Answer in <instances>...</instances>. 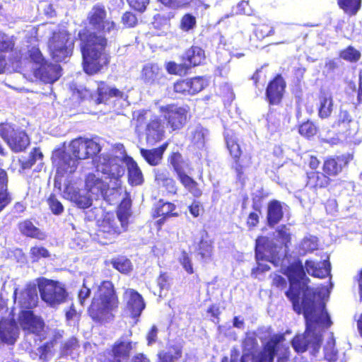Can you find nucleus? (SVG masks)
I'll return each mask as SVG.
<instances>
[{
  "mask_svg": "<svg viewBox=\"0 0 362 362\" xmlns=\"http://www.w3.org/2000/svg\"><path fill=\"white\" fill-rule=\"evenodd\" d=\"M285 274L290 281V289L286 292V296L292 302L296 313L303 312L306 321L305 334L296 336L292 341V346L297 352H304L309 346L317 351L321 342L322 332L332 325L323 302L329 297V291L325 286L315 290L308 286L310 279L305 276L300 262L293 263Z\"/></svg>",
  "mask_w": 362,
  "mask_h": 362,
  "instance_id": "nucleus-1",
  "label": "nucleus"
},
{
  "mask_svg": "<svg viewBox=\"0 0 362 362\" xmlns=\"http://www.w3.org/2000/svg\"><path fill=\"white\" fill-rule=\"evenodd\" d=\"M87 24L95 31L85 26L77 34L78 47L82 56L83 71L90 76L100 72L110 62L107 50L108 39L104 35L117 30L116 23L108 17L105 6L93 5L86 16Z\"/></svg>",
  "mask_w": 362,
  "mask_h": 362,
  "instance_id": "nucleus-2",
  "label": "nucleus"
},
{
  "mask_svg": "<svg viewBox=\"0 0 362 362\" xmlns=\"http://www.w3.org/2000/svg\"><path fill=\"white\" fill-rule=\"evenodd\" d=\"M119 305V300L113 283L104 280L92 298L87 313L93 322L102 325L114 319Z\"/></svg>",
  "mask_w": 362,
  "mask_h": 362,
  "instance_id": "nucleus-3",
  "label": "nucleus"
},
{
  "mask_svg": "<svg viewBox=\"0 0 362 362\" xmlns=\"http://www.w3.org/2000/svg\"><path fill=\"white\" fill-rule=\"evenodd\" d=\"M74 49V42L68 30L58 29L52 32L47 40V50L54 62H62L70 57Z\"/></svg>",
  "mask_w": 362,
  "mask_h": 362,
  "instance_id": "nucleus-4",
  "label": "nucleus"
},
{
  "mask_svg": "<svg viewBox=\"0 0 362 362\" xmlns=\"http://www.w3.org/2000/svg\"><path fill=\"white\" fill-rule=\"evenodd\" d=\"M37 288L42 300L50 307L65 303L68 298L66 289L58 281L40 277L37 279Z\"/></svg>",
  "mask_w": 362,
  "mask_h": 362,
  "instance_id": "nucleus-5",
  "label": "nucleus"
},
{
  "mask_svg": "<svg viewBox=\"0 0 362 362\" xmlns=\"http://www.w3.org/2000/svg\"><path fill=\"white\" fill-rule=\"evenodd\" d=\"M278 248V247L274 246L266 237H260L257 239L256 259L258 266L252 269V275L257 276L259 272H264L269 269V267L267 264L260 262V261L264 259L272 262L275 266H279L281 264V255H279Z\"/></svg>",
  "mask_w": 362,
  "mask_h": 362,
  "instance_id": "nucleus-6",
  "label": "nucleus"
},
{
  "mask_svg": "<svg viewBox=\"0 0 362 362\" xmlns=\"http://www.w3.org/2000/svg\"><path fill=\"white\" fill-rule=\"evenodd\" d=\"M112 213H105L98 221L95 239L101 245H106L115 242L123 229Z\"/></svg>",
  "mask_w": 362,
  "mask_h": 362,
  "instance_id": "nucleus-7",
  "label": "nucleus"
},
{
  "mask_svg": "<svg viewBox=\"0 0 362 362\" xmlns=\"http://www.w3.org/2000/svg\"><path fill=\"white\" fill-rule=\"evenodd\" d=\"M0 136L15 153L24 151L30 145L26 132L8 122L0 123Z\"/></svg>",
  "mask_w": 362,
  "mask_h": 362,
  "instance_id": "nucleus-8",
  "label": "nucleus"
},
{
  "mask_svg": "<svg viewBox=\"0 0 362 362\" xmlns=\"http://www.w3.org/2000/svg\"><path fill=\"white\" fill-rule=\"evenodd\" d=\"M123 159L111 153H102L94 160L98 172L106 175L110 180H118L124 173L122 165Z\"/></svg>",
  "mask_w": 362,
  "mask_h": 362,
  "instance_id": "nucleus-9",
  "label": "nucleus"
},
{
  "mask_svg": "<svg viewBox=\"0 0 362 362\" xmlns=\"http://www.w3.org/2000/svg\"><path fill=\"white\" fill-rule=\"evenodd\" d=\"M146 114L147 112L145 110L139 111L136 115H134L131 123L138 134H140L146 127V141L153 144L158 139V121L153 119L148 123Z\"/></svg>",
  "mask_w": 362,
  "mask_h": 362,
  "instance_id": "nucleus-10",
  "label": "nucleus"
},
{
  "mask_svg": "<svg viewBox=\"0 0 362 362\" xmlns=\"http://www.w3.org/2000/svg\"><path fill=\"white\" fill-rule=\"evenodd\" d=\"M52 163L56 168L57 176L59 177L73 174L78 167L77 160L64 150L58 151L52 156Z\"/></svg>",
  "mask_w": 362,
  "mask_h": 362,
  "instance_id": "nucleus-11",
  "label": "nucleus"
},
{
  "mask_svg": "<svg viewBox=\"0 0 362 362\" xmlns=\"http://www.w3.org/2000/svg\"><path fill=\"white\" fill-rule=\"evenodd\" d=\"M133 349L131 341L117 340L107 351L108 357L101 362H127Z\"/></svg>",
  "mask_w": 362,
  "mask_h": 362,
  "instance_id": "nucleus-12",
  "label": "nucleus"
},
{
  "mask_svg": "<svg viewBox=\"0 0 362 362\" xmlns=\"http://www.w3.org/2000/svg\"><path fill=\"white\" fill-rule=\"evenodd\" d=\"M160 116L167 120L173 129L181 128L187 119V110L176 105H169L160 108Z\"/></svg>",
  "mask_w": 362,
  "mask_h": 362,
  "instance_id": "nucleus-13",
  "label": "nucleus"
},
{
  "mask_svg": "<svg viewBox=\"0 0 362 362\" xmlns=\"http://www.w3.org/2000/svg\"><path fill=\"white\" fill-rule=\"evenodd\" d=\"M18 320L22 329L28 334L39 335L45 327L43 320L35 315L33 311L30 310H21Z\"/></svg>",
  "mask_w": 362,
  "mask_h": 362,
  "instance_id": "nucleus-14",
  "label": "nucleus"
},
{
  "mask_svg": "<svg viewBox=\"0 0 362 362\" xmlns=\"http://www.w3.org/2000/svg\"><path fill=\"white\" fill-rule=\"evenodd\" d=\"M62 67L48 60H45L39 64L33 71L34 76L44 83H53L61 76Z\"/></svg>",
  "mask_w": 362,
  "mask_h": 362,
  "instance_id": "nucleus-15",
  "label": "nucleus"
},
{
  "mask_svg": "<svg viewBox=\"0 0 362 362\" xmlns=\"http://www.w3.org/2000/svg\"><path fill=\"white\" fill-rule=\"evenodd\" d=\"M97 88L95 90L97 97L95 99V104L100 105L106 103L110 99L115 98L117 100L123 99L124 93L116 87H110L105 81H96Z\"/></svg>",
  "mask_w": 362,
  "mask_h": 362,
  "instance_id": "nucleus-16",
  "label": "nucleus"
},
{
  "mask_svg": "<svg viewBox=\"0 0 362 362\" xmlns=\"http://www.w3.org/2000/svg\"><path fill=\"white\" fill-rule=\"evenodd\" d=\"M85 189L91 195L105 198L109 191V185L94 173H88L85 178Z\"/></svg>",
  "mask_w": 362,
  "mask_h": 362,
  "instance_id": "nucleus-17",
  "label": "nucleus"
},
{
  "mask_svg": "<svg viewBox=\"0 0 362 362\" xmlns=\"http://www.w3.org/2000/svg\"><path fill=\"white\" fill-rule=\"evenodd\" d=\"M14 300L18 298V302L21 308L32 309L35 307L37 303V294L34 285H28L18 293V289H15L13 293Z\"/></svg>",
  "mask_w": 362,
  "mask_h": 362,
  "instance_id": "nucleus-18",
  "label": "nucleus"
},
{
  "mask_svg": "<svg viewBox=\"0 0 362 362\" xmlns=\"http://www.w3.org/2000/svg\"><path fill=\"white\" fill-rule=\"evenodd\" d=\"M282 335L274 336L265 346L264 351L253 356L252 362H272L274 356L284 341Z\"/></svg>",
  "mask_w": 362,
  "mask_h": 362,
  "instance_id": "nucleus-19",
  "label": "nucleus"
},
{
  "mask_svg": "<svg viewBox=\"0 0 362 362\" xmlns=\"http://www.w3.org/2000/svg\"><path fill=\"white\" fill-rule=\"evenodd\" d=\"M124 295L127 298L126 305L127 312L133 318L139 317L145 308V303L141 295L132 288L127 289Z\"/></svg>",
  "mask_w": 362,
  "mask_h": 362,
  "instance_id": "nucleus-20",
  "label": "nucleus"
},
{
  "mask_svg": "<svg viewBox=\"0 0 362 362\" xmlns=\"http://www.w3.org/2000/svg\"><path fill=\"white\" fill-rule=\"evenodd\" d=\"M18 329L16 320L2 319L0 321V339L3 343L13 345L18 337Z\"/></svg>",
  "mask_w": 362,
  "mask_h": 362,
  "instance_id": "nucleus-21",
  "label": "nucleus"
},
{
  "mask_svg": "<svg viewBox=\"0 0 362 362\" xmlns=\"http://www.w3.org/2000/svg\"><path fill=\"white\" fill-rule=\"evenodd\" d=\"M18 229L25 237L44 240L47 238L45 233L42 231L33 223L30 218H26L18 223Z\"/></svg>",
  "mask_w": 362,
  "mask_h": 362,
  "instance_id": "nucleus-22",
  "label": "nucleus"
},
{
  "mask_svg": "<svg viewBox=\"0 0 362 362\" xmlns=\"http://www.w3.org/2000/svg\"><path fill=\"white\" fill-rule=\"evenodd\" d=\"M351 158L350 155H343L336 158H328L324 163L323 170L327 175H337L349 163Z\"/></svg>",
  "mask_w": 362,
  "mask_h": 362,
  "instance_id": "nucleus-23",
  "label": "nucleus"
},
{
  "mask_svg": "<svg viewBox=\"0 0 362 362\" xmlns=\"http://www.w3.org/2000/svg\"><path fill=\"white\" fill-rule=\"evenodd\" d=\"M285 82L282 77L277 76L272 81L267 90V95L271 104H278L283 95Z\"/></svg>",
  "mask_w": 362,
  "mask_h": 362,
  "instance_id": "nucleus-24",
  "label": "nucleus"
},
{
  "mask_svg": "<svg viewBox=\"0 0 362 362\" xmlns=\"http://www.w3.org/2000/svg\"><path fill=\"white\" fill-rule=\"evenodd\" d=\"M196 252L199 257L200 261L206 263L211 260L213 253L212 242L206 233L201 235L199 241L196 247Z\"/></svg>",
  "mask_w": 362,
  "mask_h": 362,
  "instance_id": "nucleus-25",
  "label": "nucleus"
},
{
  "mask_svg": "<svg viewBox=\"0 0 362 362\" xmlns=\"http://www.w3.org/2000/svg\"><path fill=\"white\" fill-rule=\"evenodd\" d=\"M44 156L39 147L33 148L28 157H22L18 159L20 173H25L26 171L30 170L32 167L36 163L37 161H42Z\"/></svg>",
  "mask_w": 362,
  "mask_h": 362,
  "instance_id": "nucleus-26",
  "label": "nucleus"
},
{
  "mask_svg": "<svg viewBox=\"0 0 362 362\" xmlns=\"http://www.w3.org/2000/svg\"><path fill=\"white\" fill-rule=\"evenodd\" d=\"M305 269L309 274L315 277L322 279L329 274L330 264L327 260L320 263H317L312 260H307L305 262Z\"/></svg>",
  "mask_w": 362,
  "mask_h": 362,
  "instance_id": "nucleus-27",
  "label": "nucleus"
},
{
  "mask_svg": "<svg viewBox=\"0 0 362 362\" xmlns=\"http://www.w3.org/2000/svg\"><path fill=\"white\" fill-rule=\"evenodd\" d=\"M125 162L128 171L129 183L132 186L141 185L144 182L143 175L136 162L130 156L125 157Z\"/></svg>",
  "mask_w": 362,
  "mask_h": 362,
  "instance_id": "nucleus-28",
  "label": "nucleus"
},
{
  "mask_svg": "<svg viewBox=\"0 0 362 362\" xmlns=\"http://www.w3.org/2000/svg\"><path fill=\"white\" fill-rule=\"evenodd\" d=\"M8 175L6 170L0 168V212L12 201L8 192Z\"/></svg>",
  "mask_w": 362,
  "mask_h": 362,
  "instance_id": "nucleus-29",
  "label": "nucleus"
},
{
  "mask_svg": "<svg viewBox=\"0 0 362 362\" xmlns=\"http://www.w3.org/2000/svg\"><path fill=\"white\" fill-rule=\"evenodd\" d=\"M334 108V101L332 93L322 91L319 96L318 115L322 119L329 117Z\"/></svg>",
  "mask_w": 362,
  "mask_h": 362,
  "instance_id": "nucleus-30",
  "label": "nucleus"
},
{
  "mask_svg": "<svg viewBox=\"0 0 362 362\" xmlns=\"http://www.w3.org/2000/svg\"><path fill=\"white\" fill-rule=\"evenodd\" d=\"M132 200L129 197L124 198L117 210V216L123 230L127 228L129 218L131 216Z\"/></svg>",
  "mask_w": 362,
  "mask_h": 362,
  "instance_id": "nucleus-31",
  "label": "nucleus"
},
{
  "mask_svg": "<svg viewBox=\"0 0 362 362\" xmlns=\"http://www.w3.org/2000/svg\"><path fill=\"white\" fill-rule=\"evenodd\" d=\"M132 200L129 197L124 198L117 210V216L123 230L127 228L129 218L131 216Z\"/></svg>",
  "mask_w": 362,
  "mask_h": 362,
  "instance_id": "nucleus-32",
  "label": "nucleus"
},
{
  "mask_svg": "<svg viewBox=\"0 0 362 362\" xmlns=\"http://www.w3.org/2000/svg\"><path fill=\"white\" fill-rule=\"evenodd\" d=\"M283 206L278 201H272L268 205L267 218L269 225L276 224L283 217Z\"/></svg>",
  "mask_w": 362,
  "mask_h": 362,
  "instance_id": "nucleus-33",
  "label": "nucleus"
},
{
  "mask_svg": "<svg viewBox=\"0 0 362 362\" xmlns=\"http://www.w3.org/2000/svg\"><path fill=\"white\" fill-rule=\"evenodd\" d=\"M112 267L121 274H128L133 270L131 260L126 256L119 255L110 260Z\"/></svg>",
  "mask_w": 362,
  "mask_h": 362,
  "instance_id": "nucleus-34",
  "label": "nucleus"
},
{
  "mask_svg": "<svg viewBox=\"0 0 362 362\" xmlns=\"http://www.w3.org/2000/svg\"><path fill=\"white\" fill-rule=\"evenodd\" d=\"M70 149L76 160L86 159L85 138L78 137L71 141Z\"/></svg>",
  "mask_w": 362,
  "mask_h": 362,
  "instance_id": "nucleus-35",
  "label": "nucleus"
},
{
  "mask_svg": "<svg viewBox=\"0 0 362 362\" xmlns=\"http://www.w3.org/2000/svg\"><path fill=\"white\" fill-rule=\"evenodd\" d=\"M55 344L56 340L52 339L40 346L37 349V355L38 356L39 359L45 362H48L50 357L53 355V349Z\"/></svg>",
  "mask_w": 362,
  "mask_h": 362,
  "instance_id": "nucleus-36",
  "label": "nucleus"
},
{
  "mask_svg": "<svg viewBox=\"0 0 362 362\" xmlns=\"http://www.w3.org/2000/svg\"><path fill=\"white\" fill-rule=\"evenodd\" d=\"M186 57L191 65L198 66L204 60L205 54L200 47H192L187 52Z\"/></svg>",
  "mask_w": 362,
  "mask_h": 362,
  "instance_id": "nucleus-37",
  "label": "nucleus"
},
{
  "mask_svg": "<svg viewBox=\"0 0 362 362\" xmlns=\"http://www.w3.org/2000/svg\"><path fill=\"white\" fill-rule=\"evenodd\" d=\"M179 176L181 183L191 194L197 197L202 195V192L198 187L197 182L185 174H180Z\"/></svg>",
  "mask_w": 362,
  "mask_h": 362,
  "instance_id": "nucleus-38",
  "label": "nucleus"
},
{
  "mask_svg": "<svg viewBox=\"0 0 362 362\" xmlns=\"http://www.w3.org/2000/svg\"><path fill=\"white\" fill-rule=\"evenodd\" d=\"M80 347L78 340L72 337L64 341L60 346V355L61 356H67L71 355L74 351L76 350Z\"/></svg>",
  "mask_w": 362,
  "mask_h": 362,
  "instance_id": "nucleus-39",
  "label": "nucleus"
},
{
  "mask_svg": "<svg viewBox=\"0 0 362 362\" xmlns=\"http://www.w3.org/2000/svg\"><path fill=\"white\" fill-rule=\"evenodd\" d=\"M226 141L230 155L234 159L238 160L242 151L238 142V139L235 136H230L227 134L226 136Z\"/></svg>",
  "mask_w": 362,
  "mask_h": 362,
  "instance_id": "nucleus-40",
  "label": "nucleus"
},
{
  "mask_svg": "<svg viewBox=\"0 0 362 362\" xmlns=\"http://www.w3.org/2000/svg\"><path fill=\"white\" fill-rule=\"evenodd\" d=\"M70 197L80 209H86L92 205V199L90 197L81 194L77 191L74 190Z\"/></svg>",
  "mask_w": 362,
  "mask_h": 362,
  "instance_id": "nucleus-41",
  "label": "nucleus"
},
{
  "mask_svg": "<svg viewBox=\"0 0 362 362\" xmlns=\"http://www.w3.org/2000/svg\"><path fill=\"white\" fill-rule=\"evenodd\" d=\"M338 4L349 15L356 14L361 7V0H338Z\"/></svg>",
  "mask_w": 362,
  "mask_h": 362,
  "instance_id": "nucleus-42",
  "label": "nucleus"
},
{
  "mask_svg": "<svg viewBox=\"0 0 362 362\" xmlns=\"http://www.w3.org/2000/svg\"><path fill=\"white\" fill-rule=\"evenodd\" d=\"M158 68L156 65L147 64L144 66L141 78L145 83H153L157 76Z\"/></svg>",
  "mask_w": 362,
  "mask_h": 362,
  "instance_id": "nucleus-43",
  "label": "nucleus"
},
{
  "mask_svg": "<svg viewBox=\"0 0 362 362\" xmlns=\"http://www.w3.org/2000/svg\"><path fill=\"white\" fill-rule=\"evenodd\" d=\"M318 247L317 239L315 236L305 238L300 245V253L305 254L308 252H313Z\"/></svg>",
  "mask_w": 362,
  "mask_h": 362,
  "instance_id": "nucleus-44",
  "label": "nucleus"
},
{
  "mask_svg": "<svg viewBox=\"0 0 362 362\" xmlns=\"http://www.w3.org/2000/svg\"><path fill=\"white\" fill-rule=\"evenodd\" d=\"M30 257L33 262H37L42 258L50 257L49 250L43 246H33L30 250Z\"/></svg>",
  "mask_w": 362,
  "mask_h": 362,
  "instance_id": "nucleus-45",
  "label": "nucleus"
},
{
  "mask_svg": "<svg viewBox=\"0 0 362 362\" xmlns=\"http://www.w3.org/2000/svg\"><path fill=\"white\" fill-rule=\"evenodd\" d=\"M47 202L52 213L54 215H60L64 211V208L62 202L57 198L54 194H51L47 198Z\"/></svg>",
  "mask_w": 362,
  "mask_h": 362,
  "instance_id": "nucleus-46",
  "label": "nucleus"
},
{
  "mask_svg": "<svg viewBox=\"0 0 362 362\" xmlns=\"http://www.w3.org/2000/svg\"><path fill=\"white\" fill-rule=\"evenodd\" d=\"M189 95H194L200 92L206 86V81L202 77H195L188 80Z\"/></svg>",
  "mask_w": 362,
  "mask_h": 362,
  "instance_id": "nucleus-47",
  "label": "nucleus"
},
{
  "mask_svg": "<svg viewBox=\"0 0 362 362\" xmlns=\"http://www.w3.org/2000/svg\"><path fill=\"white\" fill-rule=\"evenodd\" d=\"M15 49V42L13 37L5 34L0 35V52H11Z\"/></svg>",
  "mask_w": 362,
  "mask_h": 362,
  "instance_id": "nucleus-48",
  "label": "nucleus"
},
{
  "mask_svg": "<svg viewBox=\"0 0 362 362\" xmlns=\"http://www.w3.org/2000/svg\"><path fill=\"white\" fill-rule=\"evenodd\" d=\"M86 159L92 158L101 151L100 145L92 139H85Z\"/></svg>",
  "mask_w": 362,
  "mask_h": 362,
  "instance_id": "nucleus-49",
  "label": "nucleus"
},
{
  "mask_svg": "<svg viewBox=\"0 0 362 362\" xmlns=\"http://www.w3.org/2000/svg\"><path fill=\"white\" fill-rule=\"evenodd\" d=\"M189 66L186 64H177L174 62H169L166 65V69L170 74H177L180 76L185 75Z\"/></svg>",
  "mask_w": 362,
  "mask_h": 362,
  "instance_id": "nucleus-50",
  "label": "nucleus"
},
{
  "mask_svg": "<svg viewBox=\"0 0 362 362\" xmlns=\"http://www.w3.org/2000/svg\"><path fill=\"white\" fill-rule=\"evenodd\" d=\"M340 57L344 60L356 62L359 60L361 53L353 47H349L340 53Z\"/></svg>",
  "mask_w": 362,
  "mask_h": 362,
  "instance_id": "nucleus-51",
  "label": "nucleus"
},
{
  "mask_svg": "<svg viewBox=\"0 0 362 362\" xmlns=\"http://www.w3.org/2000/svg\"><path fill=\"white\" fill-rule=\"evenodd\" d=\"M140 152L141 156L148 163L152 165H157L158 158V148H153L151 150L141 148Z\"/></svg>",
  "mask_w": 362,
  "mask_h": 362,
  "instance_id": "nucleus-52",
  "label": "nucleus"
},
{
  "mask_svg": "<svg viewBox=\"0 0 362 362\" xmlns=\"http://www.w3.org/2000/svg\"><path fill=\"white\" fill-rule=\"evenodd\" d=\"M30 59L35 64H40L46 60L38 46H32L28 49Z\"/></svg>",
  "mask_w": 362,
  "mask_h": 362,
  "instance_id": "nucleus-53",
  "label": "nucleus"
},
{
  "mask_svg": "<svg viewBox=\"0 0 362 362\" xmlns=\"http://www.w3.org/2000/svg\"><path fill=\"white\" fill-rule=\"evenodd\" d=\"M121 22L125 28H134L138 23V19L133 12L126 11L123 13Z\"/></svg>",
  "mask_w": 362,
  "mask_h": 362,
  "instance_id": "nucleus-54",
  "label": "nucleus"
},
{
  "mask_svg": "<svg viewBox=\"0 0 362 362\" xmlns=\"http://www.w3.org/2000/svg\"><path fill=\"white\" fill-rule=\"evenodd\" d=\"M337 351L334 348V340L330 337L327 342L325 347V358L329 361H335Z\"/></svg>",
  "mask_w": 362,
  "mask_h": 362,
  "instance_id": "nucleus-55",
  "label": "nucleus"
},
{
  "mask_svg": "<svg viewBox=\"0 0 362 362\" xmlns=\"http://www.w3.org/2000/svg\"><path fill=\"white\" fill-rule=\"evenodd\" d=\"M207 130L202 127H197L192 132V141L195 144L203 145Z\"/></svg>",
  "mask_w": 362,
  "mask_h": 362,
  "instance_id": "nucleus-56",
  "label": "nucleus"
},
{
  "mask_svg": "<svg viewBox=\"0 0 362 362\" xmlns=\"http://www.w3.org/2000/svg\"><path fill=\"white\" fill-rule=\"evenodd\" d=\"M315 126L310 122H307L301 124L299 127V133L305 137H310L316 134Z\"/></svg>",
  "mask_w": 362,
  "mask_h": 362,
  "instance_id": "nucleus-57",
  "label": "nucleus"
},
{
  "mask_svg": "<svg viewBox=\"0 0 362 362\" xmlns=\"http://www.w3.org/2000/svg\"><path fill=\"white\" fill-rule=\"evenodd\" d=\"M179 262L188 274L194 272L191 259L186 252L183 251L181 252L179 257Z\"/></svg>",
  "mask_w": 362,
  "mask_h": 362,
  "instance_id": "nucleus-58",
  "label": "nucleus"
},
{
  "mask_svg": "<svg viewBox=\"0 0 362 362\" xmlns=\"http://www.w3.org/2000/svg\"><path fill=\"white\" fill-rule=\"evenodd\" d=\"M195 25V18L190 14H186L182 17L181 20L180 28L185 31H189V30L194 28Z\"/></svg>",
  "mask_w": 362,
  "mask_h": 362,
  "instance_id": "nucleus-59",
  "label": "nucleus"
},
{
  "mask_svg": "<svg viewBox=\"0 0 362 362\" xmlns=\"http://www.w3.org/2000/svg\"><path fill=\"white\" fill-rule=\"evenodd\" d=\"M127 1L132 9L139 13H144L149 4V0H127Z\"/></svg>",
  "mask_w": 362,
  "mask_h": 362,
  "instance_id": "nucleus-60",
  "label": "nucleus"
},
{
  "mask_svg": "<svg viewBox=\"0 0 362 362\" xmlns=\"http://www.w3.org/2000/svg\"><path fill=\"white\" fill-rule=\"evenodd\" d=\"M91 290L90 288L87 287L84 284H83L82 288L78 291V298L80 304L81 305H84L86 300L90 296Z\"/></svg>",
  "mask_w": 362,
  "mask_h": 362,
  "instance_id": "nucleus-61",
  "label": "nucleus"
},
{
  "mask_svg": "<svg viewBox=\"0 0 362 362\" xmlns=\"http://www.w3.org/2000/svg\"><path fill=\"white\" fill-rule=\"evenodd\" d=\"M175 92L189 95V87L188 80L177 81L174 85Z\"/></svg>",
  "mask_w": 362,
  "mask_h": 362,
  "instance_id": "nucleus-62",
  "label": "nucleus"
},
{
  "mask_svg": "<svg viewBox=\"0 0 362 362\" xmlns=\"http://www.w3.org/2000/svg\"><path fill=\"white\" fill-rule=\"evenodd\" d=\"M175 209L174 204L171 203H164L162 206H160V213L161 212L160 216H163V218H165L170 216H175L176 214H173V211Z\"/></svg>",
  "mask_w": 362,
  "mask_h": 362,
  "instance_id": "nucleus-63",
  "label": "nucleus"
},
{
  "mask_svg": "<svg viewBox=\"0 0 362 362\" xmlns=\"http://www.w3.org/2000/svg\"><path fill=\"white\" fill-rule=\"evenodd\" d=\"M278 236L281 240V243L287 247V243L290 241V233L288 230L285 226H281L278 230Z\"/></svg>",
  "mask_w": 362,
  "mask_h": 362,
  "instance_id": "nucleus-64",
  "label": "nucleus"
}]
</instances>
